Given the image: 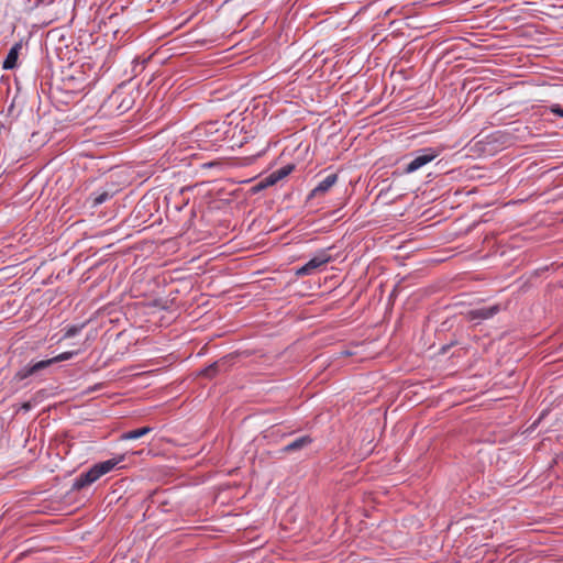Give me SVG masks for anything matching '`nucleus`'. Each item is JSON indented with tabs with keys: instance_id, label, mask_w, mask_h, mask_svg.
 I'll return each mask as SVG.
<instances>
[{
	"instance_id": "nucleus-3",
	"label": "nucleus",
	"mask_w": 563,
	"mask_h": 563,
	"mask_svg": "<svg viewBox=\"0 0 563 563\" xmlns=\"http://www.w3.org/2000/svg\"><path fill=\"white\" fill-rule=\"evenodd\" d=\"M438 155L439 152L437 150L423 148L409 164H407L404 172L406 174L415 173L428 163L432 162Z\"/></svg>"
},
{
	"instance_id": "nucleus-16",
	"label": "nucleus",
	"mask_w": 563,
	"mask_h": 563,
	"mask_svg": "<svg viewBox=\"0 0 563 563\" xmlns=\"http://www.w3.org/2000/svg\"><path fill=\"white\" fill-rule=\"evenodd\" d=\"M551 112L563 118V109L559 104H553L550 108Z\"/></svg>"
},
{
	"instance_id": "nucleus-8",
	"label": "nucleus",
	"mask_w": 563,
	"mask_h": 563,
	"mask_svg": "<svg viewBox=\"0 0 563 563\" xmlns=\"http://www.w3.org/2000/svg\"><path fill=\"white\" fill-rule=\"evenodd\" d=\"M152 431V428L150 427H143L136 430H131L121 435L122 440H136L140 439L146 434H148Z\"/></svg>"
},
{
	"instance_id": "nucleus-9",
	"label": "nucleus",
	"mask_w": 563,
	"mask_h": 563,
	"mask_svg": "<svg viewBox=\"0 0 563 563\" xmlns=\"http://www.w3.org/2000/svg\"><path fill=\"white\" fill-rule=\"evenodd\" d=\"M310 442H311V439L309 437H300V438L296 439L295 441L290 442L289 444H287L284 450L286 452L296 451V450L305 448Z\"/></svg>"
},
{
	"instance_id": "nucleus-11",
	"label": "nucleus",
	"mask_w": 563,
	"mask_h": 563,
	"mask_svg": "<svg viewBox=\"0 0 563 563\" xmlns=\"http://www.w3.org/2000/svg\"><path fill=\"white\" fill-rule=\"evenodd\" d=\"M292 169H294L292 165H287V166H284L282 168L275 170L274 173L276 174L277 179L282 180L283 178L288 176Z\"/></svg>"
},
{
	"instance_id": "nucleus-15",
	"label": "nucleus",
	"mask_w": 563,
	"mask_h": 563,
	"mask_svg": "<svg viewBox=\"0 0 563 563\" xmlns=\"http://www.w3.org/2000/svg\"><path fill=\"white\" fill-rule=\"evenodd\" d=\"M264 186L271 187L275 185L277 181H279L276 177V174L273 172L268 176H266L264 179Z\"/></svg>"
},
{
	"instance_id": "nucleus-14",
	"label": "nucleus",
	"mask_w": 563,
	"mask_h": 563,
	"mask_svg": "<svg viewBox=\"0 0 563 563\" xmlns=\"http://www.w3.org/2000/svg\"><path fill=\"white\" fill-rule=\"evenodd\" d=\"M222 363L220 362H216L213 364H211L209 367H207L206 369L202 371V374L207 377H211L216 372L217 369L220 367Z\"/></svg>"
},
{
	"instance_id": "nucleus-2",
	"label": "nucleus",
	"mask_w": 563,
	"mask_h": 563,
	"mask_svg": "<svg viewBox=\"0 0 563 563\" xmlns=\"http://www.w3.org/2000/svg\"><path fill=\"white\" fill-rule=\"evenodd\" d=\"M331 261V255L327 251H320L309 262L296 271L297 276L313 274L319 267Z\"/></svg>"
},
{
	"instance_id": "nucleus-1",
	"label": "nucleus",
	"mask_w": 563,
	"mask_h": 563,
	"mask_svg": "<svg viewBox=\"0 0 563 563\" xmlns=\"http://www.w3.org/2000/svg\"><path fill=\"white\" fill-rule=\"evenodd\" d=\"M123 461V456L118 459L107 460L91 466L87 472L80 474L74 482L73 487L75 489H80L85 486L91 485L96 481H98L101 476L111 472L119 463Z\"/></svg>"
},
{
	"instance_id": "nucleus-10",
	"label": "nucleus",
	"mask_w": 563,
	"mask_h": 563,
	"mask_svg": "<svg viewBox=\"0 0 563 563\" xmlns=\"http://www.w3.org/2000/svg\"><path fill=\"white\" fill-rule=\"evenodd\" d=\"M76 354H77V352H75V351L64 352V353L58 354V355H57V356H55V357H52V358H51V361H53V364H55V363H57V362H63V361L70 360V358H71V357H74Z\"/></svg>"
},
{
	"instance_id": "nucleus-6",
	"label": "nucleus",
	"mask_w": 563,
	"mask_h": 563,
	"mask_svg": "<svg viewBox=\"0 0 563 563\" xmlns=\"http://www.w3.org/2000/svg\"><path fill=\"white\" fill-rule=\"evenodd\" d=\"M338 181L336 174H330L324 179H322L310 192L309 198L322 196L328 192L334 184Z\"/></svg>"
},
{
	"instance_id": "nucleus-12",
	"label": "nucleus",
	"mask_w": 563,
	"mask_h": 563,
	"mask_svg": "<svg viewBox=\"0 0 563 563\" xmlns=\"http://www.w3.org/2000/svg\"><path fill=\"white\" fill-rule=\"evenodd\" d=\"M82 329V325L68 327L63 335V339H69L77 335Z\"/></svg>"
},
{
	"instance_id": "nucleus-5",
	"label": "nucleus",
	"mask_w": 563,
	"mask_h": 563,
	"mask_svg": "<svg viewBox=\"0 0 563 563\" xmlns=\"http://www.w3.org/2000/svg\"><path fill=\"white\" fill-rule=\"evenodd\" d=\"M499 311H500V306L494 305L490 307H484V308L471 310L467 312L466 317L471 321L485 320V319H489V318L494 317Z\"/></svg>"
},
{
	"instance_id": "nucleus-4",
	"label": "nucleus",
	"mask_w": 563,
	"mask_h": 563,
	"mask_svg": "<svg viewBox=\"0 0 563 563\" xmlns=\"http://www.w3.org/2000/svg\"><path fill=\"white\" fill-rule=\"evenodd\" d=\"M52 364H53V361H51V358L38 361L32 365H27V366H24L23 368H21L19 372H16L14 378L16 380H23V379L27 378L29 376L40 373L41 371L45 369L46 367H48Z\"/></svg>"
},
{
	"instance_id": "nucleus-7",
	"label": "nucleus",
	"mask_w": 563,
	"mask_h": 563,
	"mask_svg": "<svg viewBox=\"0 0 563 563\" xmlns=\"http://www.w3.org/2000/svg\"><path fill=\"white\" fill-rule=\"evenodd\" d=\"M22 48L21 43H15L9 51L5 59L3 60L2 68L3 69H13L16 66L19 52Z\"/></svg>"
},
{
	"instance_id": "nucleus-17",
	"label": "nucleus",
	"mask_w": 563,
	"mask_h": 563,
	"mask_svg": "<svg viewBox=\"0 0 563 563\" xmlns=\"http://www.w3.org/2000/svg\"><path fill=\"white\" fill-rule=\"evenodd\" d=\"M267 186H264V180L262 179L258 184H256L254 187H253V191L254 192H258L263 189H266Z\"/></svg>"
},
{
	"instance_id": "nucleus-13",
	"label": "nucleus",
	"mask_w": 563,
	"mask_h": 563,
	"mask_svg": "<svg viewBox=\"0 0 563 563\" xmlns=\"http://www.w3.org/2000/svg\"><path fill=\"white\" fill-rule=\"evenodd\" d=\"M110 195L107 191L93 196L92 206H99L109 199Z\"/></svg>"
}]
</instances>
